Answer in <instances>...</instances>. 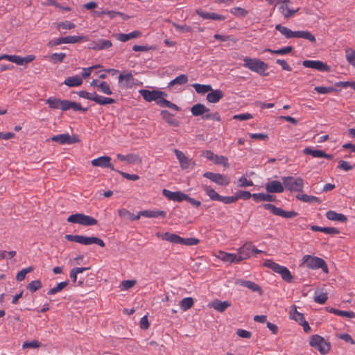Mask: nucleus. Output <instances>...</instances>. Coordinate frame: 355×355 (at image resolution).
I'll return each instance as SVG.
<instances>
[{"label": "nucleus", "mask_w": 355, "mask_h": 355, "mask_svg": "<svg viewBox=\"0 0 355 355\" xmlns=\"http://www.w3.org/2000/svg\"><path fill=\"white\" fill-rule=\"evenodd\" d=\"M264 209L270 210L274 215L279 216L285 218H293L297 215L295 211H284L280 207H277L272 204H265L263 205Z\"/></svg>", "instance_id": "f8f14e48"}, {"label": "nucleus", "mask_w": 355, "mask_h": 355, "mask_svg": "<svg viewBox=\"0 0 355 355\" xmlns=\"http://www.w3.org/2000/svg\"><path fill=\"white\" fill-rule=\"evenodd\" d=\"M193 303L194 302L193 298L191 297H188L183 298L180 301V306L182 311H186L193 306Z\"/></svg>", "instance_id": "de8ad7c7"}, {"label": "nucleus", "mask_w": 355, "mask_h": 355, "mask_svg": "<svg viewBox=\"0 0 355 355\" xmlns=\"http://www.w3.org/2000/svg\"><path fill=\"white\" fill-rule=\"evenodd\" d=\"M304 153L306 155H311L313 157H318V158H326L328 159H331L333 157L331 155L327 154L322 150H316V149H311L310 148H305L304 149Z\"/></svg>", "instance_id": "bb28decb"}, {"label": "nucleus", "mask_w": 355, "mask_h": 355, "mask_svg": "<svg viewBox=\"0 0 355 355\" xmlns=\"http://www.w3.org/2000/svg\"><path fill=\"white\" fill-rule=\"evenodd\" d=\"M202 188L211 200L219 201L220 196L214 189L207 185H203Z\"/></svg>", "instance_id": "37998d69"}, {"label": "nucleus", "mask_w": 355, "mask_h": 355, "mask_svg": "<svg viewBox=\"0 0 355 355\" xmlns=\"http://www.w3.org/2000/svg\"><path fill=\"white\" fill-rule=\"evenodd\" d=\"M173 26L180 33H189L192 31L191 27L187 24L180 25L175 22L171 23Z\"/></svg>", "instance_id": "0e129e2a"}, {"label": "nucleus", "mask_w": 355, "mask_h": 355, "mask_svg": "<svg viewBox=\"0 0 355 355\" xmlns=\"http://www.w3.org/2000/svg\"><path fill=\"white\" fill-rule=\"evenodd\" d=\"M35 59L34 55H28L25 57H21L17 55H11L10 62H14L18 65H25Z\"/></svg>", "instance_id": "a878e982"}, {"label": "nucleus", "mask_w": 355, "mask_h": 355, "mask_svg": "<svg viewBox=\"0 0 355 355\" xmlns=\"http://www.w3.org/2000/svg\"><path fill=\"white\" fill-rule=\"evenodd\" d=\"M88 269H89L88 268H85V267L73 268L70 271V274H69L70 278L75 283L77 280L78 274L82 273L83 272H84Z\"/></svg>", "instance_id": "6e6d98bb"}, {"label": "nucleus", "mask_w": 355, "mask_h": 355, "mask_svg": "<svg viewBox=\"0 0 355 355\" xmlns=\"http://www.w3.org/2000/svg\"><path fill=\"white\" fill-rule=\"evenodd\" d=\"M327 298V295L325 293L315 292L314 294V301L320 304H324Z\"/></svg>", "instance_id": "bf43d9fd"}, {"label": "nucleus", "mask_w": 355, "mask_h": 355, "mask_svg": "<svg viewBox=\"0 0 355 355\" xmlns=\"http://www.w3.org/2000/svg\"><path fill=\"white\" fill-rule=\"evenodd\" d=\"M181 236H178L176 234H172L169 232H166L164 234L161 235V239L162 240L168 241L172 243L175 244H180L181 243Z\"/></svg>", "instance_id": "4c0bfd02"}, {"label": "nucleus", "mask_w": 355, "mask_h": 355, "mask_svg": "<svg viewBox=\"0 0 355 355\" xmlns=\"http://www.w3.org/2000/svg\"><path fill=\"white\" fill-rule=\"evenodd\" d=\"M42 287V283L40 280H34L31 282L27 285V288L31 292L34 293L38 291Z\"/></svg>", "instance_id": "680f3d73"}, {"label": "nucleus", "mask_w": 355, "mask_h": 355, "mask_svg": "<svg viewBox=\"0 0 355 355\" xmlns=\"http://www.w3.org/2000/svg\"><path fill=\"white\" fill-rule=\"evenodd\" d=\"M46 103L51 109H60L62 111H67L72 110L75 112L83 111L85 112L87 108L83 107L78 103L71 101L69 100H62L55 97H49L46 100Z\"/></svg>", "instance_id": "f03ea898"}, {"label": "nucleus", "mask_w": 355, "mask_h": 355, "mask_svg": "<svg viewBox=\"0 0 355 355\" xmlns=\"http://www.w3.org/2000/svg\"><path fill=\"white\" fill-rule=\"evenodd\" d=\"M192 114L195 116L205 115L209 112V110L203 104L197 103L191 108Z\"/></svg>", "instance_id": "f704fd0d"}, {"label": "nucleus", "mask_w": 355, "mask_h": 355, "mask_svg": "<svg viewBox=\"0 0 355 355\" xmlns=\"http://www.w3.org/2000/svg\"><path fill=\"white\" fill-rule=\"evenodd\" d=\"M188 82V76L184 74H181L168 83V87H172L175 85H182Z\"/></svg>", "instance_id": "c03bdc74"}, {"label": "nucleus", "mask_w": 355, "mask_h": 355, "mask_svg": "<svg viewBox=\"0 0 355 355\" xmlns=\"http://www.w3.org/2000/svg\"><path fill=\"white\" fill-rule=\"evenodd\" d=\"M181 243L180 245H188V246H191V245H196L197 244L199 243L200 241L199 239H196V238H187V239H184V238H181Z\"/></svg>", "instance_id": "338daca9"}, {"label": "nucleus", "mask_w": 355, "mask_h": 355, "mask_svg": "<svg viewBox=\"0 0 355 355\" xmlns=\"http://www.w3.org/2000/svg\"><path fill=\"white\" fill-rule=\"evenodd\" d=\"M139 93L147 102L155 101L157 105L162 107H168L176 111L179 110V107L177 105L165 98L167 94L164 92L157 89H140Z\"/></svg>", "instance_id": "f257e3e1"}, {"label": "nucleus", "mask_w": 355, "mask_h": 355, "mask_svg": "<svg viewBox=\"0 0 355 355\" xmlns=\"http://www.w3.org/2000/svg\"><path fill=\"white\" fill-rule=\"evenodd\" d=\"M309 345L318 350L321 354H326L331 349L330 343L318 334L313 335L310 338Z\"/></svg>", "instance_id": "0eeeda50"}, {"label": "nucleus", "mask_w": 355, "mask_h": 355, "mask_svg": "<svg viewBox=\"0 0 355 355\" xmlns=\"http://www.w3.org/2000/svg\"><path fill=\"white\" fill-rule=\"evenodd\" d=\"M118 213L121 218L130 220H139L141 217L140 211L137 215H135L125 209H119Z\"/></svg>", "instance_id": "58836bf2"}, {"label": "nucleus", "mask_w": 355, "mask_h": 355, "mask_svg": "<svg viewBox=\"0 0 355 355\" xmlns=\"http://www.w3.org/2000/svg\"><path fill=\"white\" fill-rule=\"evenodd\" d=\"M326 217L330 220L339 221L342 223H345L347 220V218L345 215L331 210L328 211L326 213Z\"/></svg>", "instance_id": "72a5a7b5"}, {"label": "nucleus", "mask_w": 355, "mask_h": 355, "mask_svg": "<svg viewBox=\"0 0 355 355\" xmlns=\"http://www.w3.org/2000/svg\"><path fill=\"white\" fill-rule=\"evenodd\" d=\"M314 90L315 92H317L318 94H329L332 92H334L336 90V89L333 87L318 86V87H315Z\"/></svg>", "instance_id": "69168bd1"}, {"label": "nucleus", "mask_w": 355, "mask_h": 355, "mask_svg": "<svg viewBox=\"0 0 355 355\" xmlns=\"http://www.w3.org/2000/svg\"><path fill=\"white\" fill-rule=\"evenodd\" d=\"M230 12L237 17H245L248 15V12L240 7H234L230 10Z\"/></svg>", "instance_id": "774afa93"}, {"label": "nucleus", "mask_w": 355, "mask_h": 355, "mask_svg": "<svg viewBox=\"0 0 355 355\" xmlns=\"http://www.w3.org/2000/svg\"><path fill=\"white\" fill-rule=\"evenodd\" d=\"M75 27H76V25L69 21H61V22L58 23L57 25V28L58 30H60V29L70 30V29L74 28Z\"/></svg>", "instance_id": "e2e57ef3"}, {"label": "nucleus", "mask_w": 355, "mask_h": 355, "mask_svg": "<svg viewBox=\"0 0 355 355\" xmlns=\"http://www.w3.org/2000/svg\"><path fill=\"white\" fill-rule=\"evenodd\" d=\"M263 266L279 274L282 278L287 282H291L293 279V275L286 267L281 266L270 259L266 260Z\"/></svg>", "instance_id": "20e7f679"}, {"label": "nucleus", "mask_w": 355, "mask_h": 355, "mask_svg": "<svg viewBox=\"0 0 355 355\" xmlns=\"http://www.w3.org/2000/svg\"><path fill=\"white\" fill-rule=\"evenodd\" d=\"M296 198L305 202H320V200L318 197L313 196H309L306 194H298Z\"/></svg>", "instance_id": "5fc2aeb1"}, {"label": "nucleus", "mask_w": 355, "mask_h": 355, "mask_svg": "<svg viewBox=\"0 0 355 355\" xmlns=\"http://www.w3.org/2000/svg\"><path fill=\"white\" fill-rule=\"evenodd\" d=\"M253 250H254V245L251 242H247L240 247L237 250L238 253H236L239 263L243 260L248 259Z\"/></svg>", "instance_id": "dca6fc26"}, {"label": "nucleus", "mask_w": 355, "mask_h": 355, "mask_svg": "<svg viewBox=\"0 0 355 355\" xmlns=\"http://www.w3.org/2000/svg\"><path fill=\"white\" fill-rule=\"evenodd\" d=\"M65 57L66 54L64 53H54L50 55V60L56 64L62 62Z\"/></svg>", "instance_id": "052dcab7"}, {"label": "nucleus", "mask_w": 355, "mask_h": 355, "mask_svg": "<svg viewBox=\"0 0 355 355\" xmlns=\"http://www.w3.org/2000/svg\"><path fill=\"white\" fill-rule=\"evenodd\" d=\"M230 306L231 303L228 301L222 302L218 300H215L210 304L211 307L220 313L225 311Z\"/></svg>", "instance_id": "2f4dec72"}, {"label": "nucleus", "mask_w": 355, "mask_h": 355, "mask_svg": "<svg viewBox=\"0 0 355 355\" xmlns=\"http://www.w3.org/2000/svg\"><path fill=\"white\" fill-rule=\"evenodd\" d=\"M300 266H306L309 269L311 270H318L320 268L324 272H328V266L326 262L322 258L318 257L309 254L304 255L302 259Z\"/></svg>", "instance_id": "7ed1b4c3"}, {"label": "nucleus", "mask_w": 355, "mask_h": 355, "mask_svg": "<svg viewBox=\"0 0 355 355\" xmlns=\"http://www.w3.org/2000/svg\"><path fill=\"white\" fill-rule=\"evenodd\" d=\"M295 35L297 38H304L312 42H315V36L307 31H297Z\"/></svg>", "instance_id": "3c124183"}, {"label": "nucleus", "mask_w": 355, "mask_h": 355, "mask_svg": "<svg viewBox=\"0 0 355 355\" xmlns=\"http://www.w3.org/2000/svg\"><path fill=\"white\" fill-rule=\"evenodd\" d=\"M207 95V100L211 103H218L224 96V93L220 89H212Z\"/></svg>", "instance_id": "cd10ccee"}, {"label": "nucleus", "mask_w": 355, "mask_h": 355, "mask_svg": "<svg viewBox=\"0 0 355 355\" xmlns=\"http://www.w3.org/2000/svg\"><path fill=\"white\" fill-rule=\"evenodd\" d=\"M288 3H290L289 0H284L279 8V12L286 19L292 17L300 10V8L291 9L288 6Z\"/></svg>", "instance_id": "b1692460"}, {"label": "nucleus", "mask_w": 355, "mask_h": 355, "mask_svg": "<svg viewBox=\"0 0 355 355\" xmlns=\"http://www.w3.org/2000/svg\"><path fill=\"white\" fill-rule=\"evenodd\" d=\"M203 155L207 159L212 161L216 164H222L224 166L228 165V159L226 157L216 155L211 150H206L203 152Z\"/></svg>", "instance_id": "6ab92c4d"}, {"label": "nucleus", "mask_w": 355, "mask_h": 355, "mask_svg": "<svg viewBox=\"0 0 355 355\" xmlns=\"http://www.w3.org/2000/svg\"><path fill=\"white\" fill-rule=\"evenodd\" d=\"M140 215L146 218H165L166 212L160 210H143L140 211Z\"/></svg>", "instance_id": "c756f323"}, {"label": "nucleus", "mask_w": 355, "mask_h": 355, "mask_svg": "<svg viewBox=\"0 0 355 355\" xmlns=\"http://www.w3.org/2000/svg\"><path fill=\"white\" fill-rule=\"evenodd\" d=\"M174 153L177 157V159L179 161L180 167L184 169H191L193 168L195 165L196 162L193 159L189 158V157L186 156L184 153L182 151L175 149Z\"/></svg>", "instance_id": "9b49d317"}, {"label": "nucleus", "mask_w": 355, "mask_h": 355, "mask_svg": "<svg viewBox=\"0 0 355 355\" xmlns=\"http://www.w3.org/2000/svg\"><path fill=\"white\" fill-rule=\"evenodd\" d=\"M67 220L69 223L79 224L83 226L96 225L98 223L97 220L94 218L79 213L70 215Z\"/></svg>", "instance_id": "6e6552de"}, {"label": "nucleus", "mask_w": 355, "mask_h": 355, "mask_svg": "<svg viewBox=\"0 0 355 355\" xmlns=\"http://www.w3.org/2000/svg\"><path fill=\"white\" fill-rule=\"evenodd\" d=\"M275 29L279 31L281 34L287 39L296 37L295 34H297V31H293L288 28L282 26L281 24H277L275 26Z\"/></svg>", "instance_id": "e433bc0d"}, {"label": "nucleus", "mask_w": 355, "mask_h": 355, "mask_svg": "<svg viewBox=\"0 0 355 355\" xmlns=\"http://www.w3.org/2000/svg\"><path fill=\"white\" fill-rule=\"evenodd\" d=\"M98 89L100 92L102 93L107 94V95H111L112 94V89L109 85V84L105 81L100 82L98 85Z\"/></svg>", "instance_id": "4d7b16f0"}, {"label": "nucleus", "mask_w": 355, "mask_h": 355, "mask_svg": "<svg viewBox=\"0 0 355 355\" xmlns=\"http://www.w3.org/2000/svg\"><path fill=\"white\" fill-rule=\"evenodd\" d=\"M203 176L209 179L211 181L215 182L216 184L223 187L227 186L230 182V179L228 176L223 175L220 173L205 172L203 174Z\"/></svg>", "instance_id": "ddd939ff"}, {"label": "nucleus", "mask_w": 355, "mask_h": 355, "mask_svg": "<svg viewBox=\"0 0 355 355\" xmlns=\"http://www.w3.org/2000/svg\"><path fill=\"white\" fill-rule=\"evenodd\" d=\"M112 46V43L109 40L98 39L95 41H92L89 44V49L94 51H101L110 48Z\"/></svg>", "instance_id": "aec40b11"}, {"label": "nucleus", "mask_w": 355, "mask_h": 355, "mask_svg": "<svg viewBox=\"0 0 355 355\" xmlns=\"http://www.w3.org/2000/svg\"><path fill=\"white\" fill-rule=\"evenodd\" d=\"M289 318L299 322V324L302 323V322H304L305 320L304 315L297 311V307L295 305L291 306L289 311Z\"/></svg>", "instance_id": "c9c22d12"}, {"label": "nucleus", "mask_w": 355, "mask_h": 355, "mask_svg": "<svg viewBox=\"0 0 355 355\" xmlns=\"http://www.w3.org/2000/svg\"><path fill=\"white\" fill-rule=\"evenodd\" d=\"M302 65L306 68L316 69L319 71H329L330 67L320 60H306L302 62Z\"/></svg>", "instance_id": "f3484780"}, {"label": "nucleus", "mask_w": 355, "mask_h": 355, "mask_svg": "<svg viewBox=\"0 0 355 355\" xmlns=\"http://www.w3.org/2000/svg\"><path fill=\"white\" fill-rule=\"evenodd\" d=\"M345 58L348 63L355 67V50L352 49H346Z\"/></svg>", "instance_id": "864d4df0"}, {"label": "nucleus", "mask_w": 355, "mask_h": 355, "mask_svg": "<svg viewBox=\"0 0 355 355\" xmlns=\"http://www.w3.org/2000/svg\"><path fill=\"white\" fill-rule=\"evenodd\" d=\"M236 284L243 287H245L254 292L257 291L261 293V287L258 284L252 281L238 279Z\"/></svg>", "instance_id": "473e14b6"}, {"label": "nucleus", "mask_w": 355, "mask_h": 355, "mask_svg": "<svg viewBox=\"0 0 355 355\" xmlns=\"http://www.w3.org/2000/svg\"><path fill=\"white\" fill-rule=\"evenodd\" d=\"M243 60L244 62L243 66L245 68H248L260 75H263L268 68L266 63L256 58L245 57Z\"/></svg>", "instance_id": "423d86ee"}, {"label": "nucleus", "mask_w": 355, "mask_h": 355, "mask_svg": "<svg viewBox=\"0 0 355 355\" xmlns=\"http://www.w3.org/2000/svg\"><path fill=\"white\" fill-rule=\"evenodd\" d=\"M51 141L60 144H73L79 141L76 135L70 136L69 134H60L54 135L51 138Z\"/></svg>", "instance_id": "2eb2a0df"}, {"label": "nucleus", "mask_w": 355, "mask_h": 355, "mask_svg": "<svg viewBox=\"0 0 355 355\" xmlns=\"http://www.w3.org/2000/svg\"><path fill=\"white\" fill-rule=\"evenodd\" d=\"M265 189L268 193H282L284 185L278 180H268L265 184Z\"/></svg>", "instance_id": "412c9836"}, {"label": "nucleus", "mask_w": 355, "mask_h": 355, "mask_svg": "<svg viewBox=\"0 0 355 355\" xmlns=\"http://www.w3.org/2000/svg\"><path fill=\"white\" fill-rule=\"evenodd\" d=\"M88 40L87 37L81 36V35H73V36H67L58 37L57 39L53 40L49 42V45L51 46H56L62 44H75L80 42L81 41L86 42Z\"/></svg>", "instance_id": "9d476101"}, {"label": "nucleus", "mask_w": 355, "mask_h": 355, "mask_svg": "<svg viewBox=\"0 0 355 355\" xmlns=\"http://www.w3.org/2000/svg\"><path fill=\"white\" fill-rule=\"evenodd\" d=\"M96 103L100 105H110L113 104L115 103V99L105 97L101 95L97 94L95 93V96L94 98V101Z\"/></svg>", "instance_id": "a19ab883"}, {"label": "nucleus", "mask_w": 355, "mask_h": 355, "mask_svg": "<svg viewBox=\"0 0 355 355\" xmlns=\"http://www.w3.org/2000/svg\"><path fill=\"white\" fill-rule=\"evenodd\" d=\"M91 163L93 166L108 168L112 171H116V169L111 163V157L109 156H101L94 159L92 160Z\"/></svg>", "instance_id": "a211bd4d"}, {"label": "nucleus", "mask_w": 355, "mask_h": 355, "mask_svg": "<svg viewBox=\"0 0 355 355\" xmlns=\"http://www.w3.org/2000/svg\"><path fill=\"white\" fill-rule=\"evenodd\" d=\"M116 157L121 161H125L129 164L135 163L138 160V156L132 154H128L123 155L121 154H117Z\"/></svg>", "instance_id": "09e8293b"}, {"label": "nucleus", "mask_w": 355, "mask_h": 355, "mask_svg": "<svg viewBox=\"0 0 355 355\" xmlns=\"http://www.w3.org/2000/svg\"><path fill=\"white\" fill-rule=\"evenodd\" d=\"M162 119L167 122L168 124L177 127L179 125V122L174 119L173 114H171L167 110H162L160 113Z\"/></svg>", "instance_id": "ea45409f"}, {"label": "nucleus", "mask_w": 355, "mask_h": 355, "mask_svg": "<svg viewBox=\"0 0 355 355\" xmlns=\"http://www.w3.org/2000/svg\"><path fill=\"white\" fill-rule=\"evenodd\" d=\"M119 85L121 88H132L135 85V79L131 71L121 73L119 76Z\"/></svg>", "instance_id": "4468645a"}, {"label": "nucleus", "mask_w": 355, "mask_h": 355, "mask_svg": "<svg viewBox=\"0 0 355 355\" xmlns=\"http://www.w3.org/2000/svg\"><path fill=\"white\" fill-rule=\"evenodd\" d=\"M196 13L204 19H212L216 21H223L225 19V17L224 15L216 12H204L201 9H197L196 10Z\"/></svg>", "instance_id": "393cba45"}, {"label": "nucleus", "mask_w": 355, "mask_h": 355, "mask_svg": "<svg viewBox=\"0 0 355 355\" xmlns=\"http://www.w3.org/2000/svg\"><path fill=\"white\" fill-rule=\"evenodd\" d=\"M67 241L80 243L82 245H89L96 244L101 247L105 246L104 241L95 236L87 237L83 235L67 234L64 237Z\"/></svg>", "instance_id": "39448f33"}, {"label": "nucleus", "mask_w": 355, "mask_h": 355, "mask_svg": "<svg viewBox=\"0 0 355 355\" xmlns=\"http://www.w3.org/2000/svg\"><path fill=\"white\" fill-rule=\"evenodd\" d=\"M33 270V267H28V268L22 269L21 270L18 272L17 275H16L17 281H19V282L23 281L25 279L26 275L28 273L32 272Z\"/></svg>", "instance_id": "13d9d810"}, {"label": "nucleus", "mask_w": 355, "mask_h": 355, "mask_svg": "<svg viewBox=\"0 0 355 355\" xmlns=\"http://www.w3.org/2000/svg\"><path fill=\"white\" fill-rule=\"evenodd\" d=\"M330 313H332L336 315L349 318H355V313L351 311H341L336 309H331L329 310Z\"/></svg>", "instance_id": "a18cd8bd"}, {"label": "nucleus", "mask_w": 355, "mask_h": 355, "mask_svg": "<svg viewBox=\"0 0 355 355\" xmlns=\"http://www.w3.org/2000/svg\"><path fill=\"white\" fill-rule=\"evenodd\" d=\"M141 36V33L139 31H134L130 33H119L115 35L116 40L120 42H125L130 40L137 38Z\"/></svg>", "instance_id": "c85d7f7f"}, {"label": "nucleus", "mask_w": 355, "mask_h": 355, "mask_svg": "<svg viewBox=\"0 0 355 355\" xmlns=\"http://www.w3.org/2000/svg\"><path fill=\"white\" fill-rule=\"evenodd\" d=\"M192 87L195 89L196 92L198 94H206L211 90V86L210 85H201L198 83H194Z\"/></svg>", "instance_id": "49530a36"}, {"label": "nucleus", "mask_w": 355, "mask_h": 355, "mask_svg": "<svg viewBox=\"0 0 355 355\" xmlns=\"http://www.w3.org/2000/svg\"><path fill=\"white\" fill-rule=\"evenodd\" d=\"M69 284V281H64L58 283L56 286L53 287V288H51L49 290L47 294L49 295H55V293L61 291L63 288H64L67 285Z\"/></svg>", "instance_id": "603ef678"}, {"label": "nucleus", "mask_w": 355, "mask_h": 355, "mask_svg": "<svg viewBox=\"0 0 355 355\" xmlns=\"http://www.w3.org/2000/svg\"><path fill=\"white\" fill-rule=\"evenodd\" d=\"M293 50L292 46H286L284 48L279 49L277 50H272L270 49H266L263 50L264 52H269L272 54H277V55H286L289 53H291Z\"/></svg>", "instance_id": "8fccbe9b"}, {"label": "nucleus", "mask_w": 355, "mask_h": 355, "mask_svg": "<svg viewBox=\"0 0 355 355\" xmlns=\"http://www.w3.org/2000/svg\"><path fill=\"white\" fill-rule=\"evenodd\" d=\"M162 194L168 200L175 202H182L187 198V194L181 191H171L166 189H163Z\"/></svg>", "instance_id": "5701e85b"}, {"label": "nucleus", "mask_w": 355, "mask_h": 355, "mask_svg": "<svg viewBox=\"0 0 355 355\" xmlns=\"http://www.w3.org/2000/svg\"><path fill=\"white\" fill-rule=\"evenodd\" d=\"M83 80L82 78L78 75L73 76H69L65 78L63 82V84L69 87H78L82 85Z\"/></svg>", "instance_id": "7c9ffc66"}, {"label": "nucleus", "mask_w": 355, "mask_h": 355, "mask_svg": "<svg viewBox=\"0 0 355 355\" xmlns=\"http://www.w3.org/2000/svg\"><path fill=\"white\" fill-rule=\"evenodd\" d=\"M216 257L223 262L229 264L239 263L237 254L236 253H229L220 250L218 252L217 254H216Z\"/></svg>", "instance_id": "4be33fe9"}, {"label": "nucleus", "mask_w": 355, "mask_h": 355, "mask_svg": "<svg viewBox=\"0 0 355 355\" xmlns=\"http://www.w3.org/2000/svg\"><path fill=\"white\" fill-rule=\"evenodd\" d=\"M252 198L254 201H268L272 202L275 200V197L269 193H253Z\"/></svg>", "instance_id": "79ce46f5"}, {"label": "nucleus", "mask_w": 355, "mask_h": 355, "mask_svg": "<svg viewBox=\"0 0 355 355\" xmlns=\"http://www.w3.org/2000/svg\"><path fill=\"white\" fill-rule=\"evenodd\" d=\"M282 180L286 189L292 192L302 191L304 187V180L301 178L287 176L283 177Z\"/></svg>", "instance_id": "1a4fd4ad"}]
</instances>
